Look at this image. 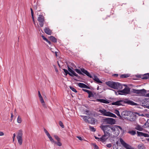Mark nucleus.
Returning <instances> with one entry per match:
<instances>
[{"label": "nucleus", "mask_w": 149, "mask_h": 149, "mask_svg": "<svg viewBox=\"0 0 149 149\" xmlns=\"http://www.w3.org/2000/svg\"><path fill=\"white\" fill-rule=\"evenodd\" d=\"M125 104H128L132 105H137V104L135 103L133 101L130 100L127 98H126L124 100H119L116 101V102H113L111 104L113 105L125 106Z\"/></svg>", "instance_id": "nucleus-1"}, {"label": "nucleus", "mask_w": 149, "mask_h": 149, "mask_svg": "<svg viewBox=\"0 0 149 149\" xmlns=\"http://www.w3.org/2000/svg\"><path fill=\"white\" fill-rule=\"evenodd\" d=\"M106 84L109 87L114 89L120 90L123 88L122 84L118 82L109 81L106 82Z\"/></svg>", "instance_id": "nucleus-2"}, {"label": "nucleus", "mask_w": 149, "mask_h": 149, "mask_svg": "<svg viewBox=\"0 0 149 149\" xmlns=\"http://www.w3.org/2000/svg\"><path fill=\"white\" fill-rule=\"evenodd\" d=\"M101 130L103 131L104 134L103 137L107 138V140L110 136L111 131L110 129L109 125H103L100 126Z\"/></svg>", "instance_id": "nucleus-3"}, {"label": "nucleus", "mask_w": 149, "mask_h": 149, "mask_svg": "<svg viewBox=\"0 0 149 149\" xmlns=\"http://www.w3.org/2000/svg\"><path fill=\"white\" fill-rule=\"evenodd\" d=\"M98 112H100L102 115L104 116L115 118L117 117L116 116L115 114L109 111H107L106 110L104 109L99 110Z\"/></svg>", "instance_id": "nucleus-4"}, {"label": "nucleus", "mask_w": 149, "mask_h": 149, "mask_svg": "<svg viewBox=\"0 0 149 149\" xmlns=\"http://www.w3.org/2000/svg\"><path fill=\"white\" fill-rule=\"evenodd\" d=\"M80 70L79 69H76L74 70L79 74H81L84 75V74L82 73H84L86 74L87 76L89 77L90 78H92V76L90 74V73L86 70L85 69L83 68H81L80 69Z\"/></svg>", "instance_id": "nucleus-5"}, {"label": "nucleus", "mask_w": 149, "mask_h": 149, "mask_svg": "<svg viewBox=\"0 0 149 149\" xmlns=\"http://www.w3.org/2000/svg\"><path fill=\"white\" fill-rule=\"evenodd\" d=\"M102 121L104 123L111 125L114 124L116 123L115 120L110 118H103Z\"/></svg>", "instance_id": "nucleus-6"}, {"label": "nucleus", "mask_w": 149, "mask_h": 149, "mask_svg": "<svg viewBox=\"0 0 149 149\" xmlns=\"http://www.w3.org/2000/svg\"><path fill=\"white\" fill-rule=\"evenodd\" d=\"M132 92L139 94V95L144 96L146 93V91L143 89L141 90H136L133 89L132 91Z\"/></svg>", "instance_id": "nucleus-7"}, {"label": "nucleus", "mask_w": 149, "mask_h": 149, "mask_svg": "<svg viewBox=\"0 0 149 149\" xmlns=\"http://www.w3.org/2000/svg\"><path fill=\"white\" fill-rule=\"evenodd\" d=\"M23 135L22 131L19 130L17 132V136L18 142L20 145H21L22 143V136Z\"/></svg>", "instance_id": "nucleus-8"}, {"label": "nucleus", "mask_w": 149, "mask_h": 149, "mask_svg": "<svg viewBox=\"0 0 149 149\" xmlns=\"http://www.w3.org/2000/svg\"><path fill=\"white\" fill-rule=\"evenodd\" d=\"M120 141L121 144L126 149H134V148L125 142L122 138H120Z\"/></svg>", "instance_id": "nucleus-9"}, {"label": "nucleus", "mask_w": 149, "mask_h": 149, "mask_svg": "<svg viewBox=\"0 0 149 149\" xmlns=\"http://www.w3.org/2000/svg\"><path fill=\"white\" fill-rule=\"evenodd\" d=\"M132 114V112L130 111H123L121 113V115L122 117L125 119H127L128 117L127 116H129Z\"/></svg>", "instance_id": "nucleus-10"}, {"label": "nucleus", "mask_w": 149, "mask_h": 149, "mask_svg": "<svg viewBox=\"0 0 149 149\" xmlns=\"http://www.w3.org/2000/svg\"><path fill=\"white\" fill-rule=\"evenodd\" d=\"M38 21L39 22V24L40 26L42 27L43 26L44 24L45 21L44 17L42 15H40L38 17Z\"/></svg>", "instance_id": "nucleus-11"}, {"label": "nucleus", "mask_w": 149, "mask_h": 149, "mask_svg": "<svg viewBox=\"0 0 149 149\" xmlns=\"http://www.w3.org/2000/svg\"><path fill=\"white\" fill-rule=\"evenodd\" d=\"M136 114H139V113L136 112L133 113L132 112V115H131L129 117L127 118V120L131 121H135L136 119Z\"/></svg>", "instance_id": "nucleus-12"}, {"label": "nucleus", "mask_w": 149, "mask_h": 149, "mask_svg": "<svg viewBox=\"0 0 149 149\" xmlns=\"http://www.w3.org/2000/svg\"><path fill=\"white\" fill-rule=\"evenodd\" d=\"M125 86V88L123 90L119 91L122 93L124 94H128L130 93V88L129 87H128L125 84L122 85V86Z\"/></svg>", "instance_id": "nucleus-13"}, {"label": "nucleus", "mask_w": 149, "mask_h": 149, "mask_svg": "<svg viewBox=\"0 0 149 149\" xmlns=\"http://www.w3.org/2000/svg\"><path fill=\"white\" fill-rule=\"evenodd\" d=\"M143 105L149 109V98L145 99L144 102L143 103Z\"/></svg>", "instance_id": "nucleus-14"}, {"label": "nucleus", "mask_w": 149, "mask_h": 149, "mask_svg": "<svg viewBox=\"0 0 149 149\" xmlns=\"http://www.w3.org/2000/svg\"><path fill=\"white\" fill-rule=\"evenodd\" d=\"M38 95L39 97L40 101L42 105L43 106H45V102H44L42 96H41L40 93V92L39 91H38Z\"/></svg>", "instance_id": "nucleus-15"}, {"label": "nucleus", "mask_w": 149, "mask_h": 149, "mask_svg": "<svg viewBox=\"0 0 149 149\" xmlns=\"http://www.w3.org/2000/svg\"><path fill=\"white\" fill-rule=\"evenodd\" d=\"M94 137L95 139L98 140V141H100L102 143L105 142L107 140V138H104V137H103V135L100 138L98 137L95 136Z\"/></svg>", "instance_id": "nucleus-16"}, {"label": "nucleus", "mask_w": 149, "mask_h": 149, "mask_svg": "<svg viewBox=\"0 0 149 149\" xmlns=\"http://www.w3.org/2000/svg\"><path fill=\"white\" fill-rule=\"evenodd\" d=\"M78 86L80 87L81 88H84L87 89H90V88L88 86L85 84L81 83H78Z\"/></svg>", "instance_id": "nucleus-17"}, {"label": "nucleus", "mask_w": 149, "mask_h": 149, "mask_svg": "<svg viewBox=\"0 0 149 149\" xmlns=\"http://www.w3.org/2000/svg\"><path fill=\"white\" fill-rule=\"evenodd\" d=\"M96 119L93 118H91L89 117V119L87 120L88 123L92 124H94L95 123Z\"/></svg>", "instance_id": "nucleus-18"}, {"label": "nucleus", "mask_w": 149, "mask_h": 149, "mask_svg": "<svg viewBox=\"0 0 149 149\" xmlns=\"http://www.w3.org/2000/svg\"><path fill=\"white\" fill-rule=\"evenodd\" d=\"M96 101L105 104H109V103L108 100L103 99H97Z\"/></svg>", "instance_id": "nucleus-19"}, {"label": "nucleus", "mask_w": 149, "mask_h": 149, "mask_svg": "<svg viewBox=\"0 0 149 149\" xmlns=\"http://www.w3.org/2000/svg\"><path fill=\"white\" fill-rule=\"evenodd\" d=\"M93 79L97 83H102V82L100 81L97 77L95 75H94L93 77H92Z\"/></svg>", "instance_id": "nucleus-20"}, {"label": "nucleus", "mask_w": 149, "mask_h": 149, "mask_svg": "<svg viewBox=\"0 0 149 149\" xmlns=\"http://www.w3.org/2000/svg\"><path fill=\"white\" fill-rule=\"evenodd\" d=\"M45 33L49 35H51L52 33V31L49 28L46 27L44 29Z\"/></svg>", "instance_id": "nucleus-21"}, {"label": "nucleus", "mask_w": 149, "mask_h": 149, "mask_svg": "<svg viewBox=\"0 0 149 149\" xmlns=\"http://www.w3.org/2000/svg\"><path fill=\"white\" fill-rule=\"evenodd\" d=\"M69 75L71 77H73L74 76H75L76 77H77L79 79L80 78V77L74 71L72 70V71L71 72V73H70L69 74Z\"/></svg>", "instance_id": "nucleus-22"}, {"label": "nucleus", "mask_w": 149, "mask_h": 149, "mask_svg": "<svg viewBox=\"0 0 149 149\" xmlns=\"http://www.w3.org/2000/svg\"><path fill=\"white\" fill-rule=\"evenodd\" d=\"M110 129L111 131V132H114L116 131L117 127H116V125H109Z\"/></svg>", "instance_id": "nucleus-23"}, {"label": "nucleus", "mask_w": 149, "mask_h": 149, "mask_svg": "<svg viewBox=\"0 0 149 149\" xmlns=\"http://www.w3.org/2000/svg\"><path fill=\"white\" fill-rule=\"evenodd\" d=\"M142 77L141 79H147L149 80V73L145 74L142 75Z\"/></svg>", "instance_id": "nucleus-24"}, {"label": "nucleus", "mask_w": 149, "mask_h": 149, "mask_svg": "<svg viewBox=\"0 0 149 149\" xmlns=\"http://www.w3.org/2000/svg\"><path fill=\"white\" fill-rule=\"evenodd\" d=\"M48 38L52 42L54 43H56L57 42L56 39L53 36H50Z\"/></svg>", "instance_id": "nucleus-25"}, {"label": "nucleus", "mask_w": 149, "mask_h": 149, "mask_svg": "<svg viewBox=\"0 0 149 149\" xmlns=\"http://www.w3.org/2000/svg\"><path fill=\"white\" fill-rule=\"evenodd\" d=\"M119 117V119H122V116L120 115V113L119 111L117 110H115L114 112Z\"/></svg>", "instance_id": "nucleus-26"}, {"label": "nucleus", "mask_w": 149, "mask_h": 149, "mask_svg": "<svg viewBox=\"0 0 149 149\" xmlns=\"http://www.w3.org/2000/svg\"><path fill=\"white\" fill-rule=\"evenodd\" d=\"M31 16H32V18L33 19L34 24V25L36 26V24L35 23V20L34 19L33 13V10L32 8H31Z\"/></svg>", "instance_id": "nucleus-27"}, {"label": "nucleus", "mask_w": 149, "mask_h": 149, "mask_svg": "<svg viewBox=\"0 0 149 149\" xmlns=\"http://www.w3.org/2000/svg\"><path fill=\"white\" fill-rule=\"evenodd\" d=\"M130 76V75L128 74H123L120 76V78H126L129 77Z\"/></svg>", "instance_id": "nucleus-28"}, {"label": "nucleus", "mask_w": 149, "mask_h": 149, "mask_svg": "<svg viewBox=\"0 0 149 149\" xmlns=\"http://www.w3.org/2000/svg\"><path fill=\"white\" fill-rule=\"evenodd\" d=\"M88 97L90 98L91 97H94V95L93 93L92 92V91H90L88 93Z\"/></svg>", "instance_id": "nucleus-29"}, {"label": "nucleus", "mask_w": 149, "mask_h": 149, "mask_svg": "<svg viewBox=\"0 0 149 149\" xmlns=\"http://www.w3.org/2000/svg\"><path fill=\"white\" fill-rule=\"evenodd\" d=\"M136 129L139 131H142L143 130V128L140 125H137L136 128Z\"/></svg>", "instance_id": "nucleus-30"}, {"label": "nucleus", "mask_w": 149, "mask_h": 149, "mask_svg": "<svg viewBox=\"0 0 149 149\" xmlns=\"http://www.w3.org/2000/svg\"><path fill=\"white\" fill-rule=\"evenodd\" d=\"M81 116L82 117L84 120L85 121V122L86 123H88L87 120H88L89 119V117H88L87 116Z\"/></svg>", "instance_id": "nucleus-31"}, {"label": "nucleus", "mask_w": 149, "mask_h": 149, "mask_svg": "<svg viewBox=\"0 0 149 149\" xmlns=\"http://www.w3.org/2000/svg\"><path fill=\"white\" fill-rule=\"evenodd\" d=\"M128 133L132 135H134L136 134V132L135 130L129 131Z\"/></svg>", "instance_id": "nucleus-32"}, {"label": "nucleus", "mask_w": 149, "mask_h": 149, "mask_svg": "<svg viewBox=\"0 0 149 149\" xmlns=\"http://www.w3.org/2000/svg\"><path fill=\"white\" fill-rule=\"evenodd\" d=\"M138 148L139 149H145V147L144 145L140 144L138 146Z\"/></svg>", "instance_id": "nucleus-33"}, {"label": "nucleus", "mask_w": 149, "mask_h": 149, "mask_svg": "<svg viewBox=\"0 0 149 149\" xmlns=\"http://www.w3.org/2000/svg\"><path fill=\"white\" fill-rule=\"evenodd\" d=\"M137 134L138 136H143L144 133L138 131L137 132Z\"/></svg>", "instance_id": "nucleus-34"}, {"label": "nucleus", "mask_w": 149, "mask_h": 149, "mask_svg": "<svg viewBox=\"0 0 149 149\" xmlns=\"http://www.w3.org/2000/svg\"><path fill=\"white\" fill-rule=\"evenodd\" d=\"M116 127H117V129L116 130H118V132H117V135H118L120 133V132L118 130V128H119L121 131L123 130V128L120 126H118L116 125Z\"/></svg>", "instance_id": "nucleus-35"}, {"label": "nucleus", "mask_w": 149, "mask_h": 149, "mask_svg": "<svg viewBox=\"0 0 149 149\" xmlns=\"http://www.w3.org/2000/svg\"><path fill=\"white\" fill-rule=\"evenodd\" d=\"M48 137L50 141L52 142H53L54 143H55V141L54 139L52 138V136H50V134L48 136H47Z\"/></svg>", "instance_id": "nucleus-36"}, {"label": "nucleus", "mask_w": 149, "mask_h": 149, "mask_svg": "<svg viewBox=\"0 0 149 149\" xmlns=\"http://www.w3.org/2000/svg\"><path fill=\"white\" fill-rule=\"evenodd\" d=\"M48 137L50 141L52 142H53L54 143H55V141L54 139L52 138V136H50V134L48 136H47Z\"/></svg>", "instance_id": "nucleus-37"}, {"label": "nucleus", "mask_w": 149, "mask_h": 149, "mask_svg": "<svg viewBox=\"0 0 149 149\" xmlns=\"http://www.w3.org/2000/svg\"><path fill=\"white\" fill-rule=\"evenodd\" d=\"M22 122L21 118L19 116H18L17 120V122L19 123H20Z\"/></svg>", "instance_id": "nucleus-38"}, {"label": "nucleus", "mask_w": 149, "mask_h": 149, "mask_svg": "<svg viewBox=\"0 0 149 149\" xmlns=\"http://www.w3.org/2000/svg\"><path fill=\"white\" fill-rule=\"evenodd\" d=\"M71 90L73 91L75 93H77V91L74 88H73V87L72 86H69Z\"/></svg>", "instance_id": "nucleus-39"}, {"label": "nucleus", "mask_w": 149, "mask_h": 149, "mask_svg": "<svg viewBox=\"0 0 149 149\" xmlns=\"http://www.w3.org/2000/svg\"><path fill=\"white\" fill-rule=\"evenodd\" d=\"M90 130L92 132H95L96 131L95 129L93 127L90 126H89Z\"/></svg>", "instance_id": "nucleus-40"}, {"label": "nucleus", "mask_w": 149, "mask_h": 149, "mask_svg": "<svg viewBox=\"0 0 149 149\" xmlns=\"http://www.w3.org/2000/svg\"><path fill=\"white\" fill-rule=\"evenodd\" d=\"M63 70L64 71V72H65V74H64L65 76H67L68 74L69 75V74L70 73V72H68V71L67 70L63 69Z\"/></svg>", "instance_id": "nucleus-41"}, {"label": "nucleus", "mask_w": 149, "mask_h": 149, "mask_svg": "<svg viewBox=\"0 0 149 149\" xmlns=\"http://www.w3.org/2000/svg\"><path fill=\"white\" fill-rule=\"evenodd\" d=\"M59 124L60 126L62 128L64 127V126L63 125V123L61 121H59Z\"/></svg>", "instance_id": "nucleus-42"}, {"label": "nucleus", "mask_w": 149, "mask_h": 149, "mask_svg": "<svg viewBox=\"0 0 149 149\" xmlns=\"http://www.w3.org/2000/svg\"><path fill=\"white\" fill-rule=\"evenodd\" d=\"M55 144L57 145V146H62V143L60 142V141H58V142L55 141V143H54Z\"/></svg>", "instance_id": "nucleus-43"}, {"label": "nucleus", "mask_w": 149, "mask_h": 149, "mask_svg": "<svg viewBox=\"0 0 149 149\" xmlns=\"http://www.w3.org/2000/svg\"><path fill=\"white\" fill-rule=\"evenodd\" d=\"M44 130L47 136L50 135L48 131L45 128H44Z\"/></svg>", "instance_id": "nucleus-44"}, {"label": "nucleus", "mask_w": 149, "mask_h": 149, "mask_svg": "<svg viewBox=\"0 0 149 149\" xmlns=\"http://www.w3.org/2000/svg\"><path fill=\"white\" fill-rule=\"evenodd\" d=\"M54 137L58 141H60V139L57 136L55 135L54 136Z\"/></svg>", "instance_id": "nucleus-45"}, {"label": "nucleus", "mask_w": 149, "mask_h": 149, "mask_svg": "<svg viewBox=\"0 0 149 149\" xmlns=\"http://www.w3.org/2000/svg\"><path fill=\"white\" fill-rule=\"evenodd\" d=\"M93 146L94 149H99V147L95 144H93Z\"/></svg>", "instance_id": "nucleus-46"}, {"label": "nucleus", "mask_w": 149, "mask_h": 149, "mask_svg": "<svg viewBox=\"0 0 149 149\" xmlns=\"http://www.w3.org/2000/svg\"><path fill=\"white\" fill-rule=\"evenodd\" d=\"M68 67V71H69L70 72V73H71V72H72V70L69 67V65H67Z\"/></svg>", "instance_id": "nucleus-47"}, {"label": "nucleus", "mask_w": 149, "mask_h": 149, "mask_svg": "<svg viewBox=\"0 0 149 149\" xmlns=\"http://www.w3.org/2000/svg\"><path fill=\"white\" fill-rule=\"evenodd\" d=\"M143 136L145 137H149V135L148 134L144 133Z\"/></svg>", "instance_id": "nucleus-48"}, {"label": "nucleus", "mask_w": 149, "mask_h": 149, "mask_svg": "<svg viewBox=\"0 0 149 149\" xmlns=\"http://www.w3.org/2000/svg\"><path fill=\"white\" fill-rule=\"evenodd\" d=\"M85 112H86V115H90V114L89 113H88L89 112V110H86L85 111Z\"/></svg>", "instance_id": "nucleus-49"}, {"label": "nucleus", "mask_w": 149, "mask_h": 149, "mask_svg": "<svg viewBox=\"0 0 149 149\" xmlns=\"http://www.w3.org/2000/svg\"><path fill=\"white\" fill-rule=\"evenodd\" d=\"M42 37L43 38V39L46 41H48V39L46 38L43 35H42Z\"/></svg>", "instance_id": "nucleus-50"}, {"label": "nucleus", "mask_w": 149, "mask_h": 149, "mask_svg": "<svg viewBox=\"0 0 149 149\" xmlns=\"http://www.w3.org/2000/svg\"><path fill=\"white\" fill-rule=\"evenodd\" d=\"M54 68L55 72H58V70L56 66L55 65H54Z\"/></svg>", "instance_id": "nucleus-51"}, {"label": "nucleus", "mask_w": 149, "mask_h": 149, "mask_svg": "<svg viewBox=\"0 0 149 149\" xmlns=\"http://www.w3.org/2000/svg\"><path fill=\"white\" fill-rule=\"evenodd\" d=\"M107 147L110 148H111L112 146V145L111 143H109L108 144H107L106 145Z\"/></svg>", "instance_id": "nucleus-52"}, {"label": "nucleus", "mask_w": 149, "mask_h": 149, "mask_svg": "<svg viewBox=\"0 0 149 149\" xmlns=\"http://www.w3.org/2000/svg\"><path fill=\"white\" fill-rule=\"evenodd\" d=\"M82 90L83 91H85V92H87L88 93V92H89L90 91L88 90H87V89H82Z\"/></svg>", "instance_id": "nucleus-53"}, {"label": "nucleus", "mask_w": 149, "mask_h": 149, "mask_svg": "<svg viewBox=\"0 0 149 149\" xmlns=\"http://www.w3.org/2000/svg\"><path fill=\"white\" fill-rule=\"evenodd\" d=\"M11 117H10V120L11 121L13 120V113H11Z\"/></svg>", "instance_id": "nucleus-54"}, {"label": "nucleus", "mask_w": 149, "mask_h": 149, "mask_svg": "<svg viewBox=\"0 0 149 149\" xmlns=\"http://www.w3.org/2000/svg\"><path fill=\"white\" fill-rule=\"evenodd\" d=\"M118 91L117 92H115V94L116 95H118V94L121 95V93H120L119 92H120V91Z\"/></svg>", "instance_id": "nucleus-55"}, {"label": "nucleus", "mask_w": 149, "mask_h": 149, "mask_svg": "<svg viewBox=\"0 0 149 149\" xmlns=\"http://www.w3.org/2000/svg\"><path fill=\"white\" fill-rule=\"evenodd\" d=\"M77 137L79 139L80 141H82L83 140L82 139L81 137L79 136H77Z\"/></svg>", "instance_id": "nucleus-56"}, {"label": "nucleus", "mask_w": 149, "mask_h": 149, "mask_svg": "<svg viewBox=\"0 0 149 149\" xmlns=\"http://www.w3.org/2000/svg\"><path fill=\"white\" fill-rule=\"evenodd\" d=\"M112 76L115 77H117L118 76V74H113Z\"/></svg>", "instance_id": "nucleus-57"}, {"label": "nucleus", "mask_w": 149, "mask_h": 149, "mask_svg": "<svg viewBox=\"0 0 149 149\" xmlns=\"http://www.w3.org/2000/svg\"><path fill=\"white\" fill-rule=\"evenodd\" d=\"M15 136H16V135H15V133H14L13 134V141H14V139Z\"/></svg>", "instance_id": "nucleus-58"}, {"label": "nucleus", "mask_w": 149, "mask_h": 149, "mask_svg": "<svg viewBox=\"0 0 149 149\" xmlns=\"http://www.w3.org/2000/svg\"><path fill=\"white\" fill-rule=\"evenodd\" d=\"M4 133L1 132H0V136H2L4 135Z\"/></svg>", "instance_id": "nucleus-59"}, {"label": "nucleus", "mask_w": 149, "mask_h": 149, "mask_svg": "<svg viewBox=\"0 0 149 149\" xmlns=\"http://www.w3.org/2000/svg\"><path fill=\"white\" fill-rule=\"evenodd\" d=\"M46 41L48 43L49 45H52V43H51V42H50V41H49L48 40V41Z\"/></svg>", "instance_id": "nucleus-60"}, {"label": "nucleus", "mask_w": 149, "mask_h": 149, "mask_svg": "<svg viewBox=\"0 0 149 149\" xmlns=\"http://www.w3.org/2000/svg\"><path fill=\"white\" fill-rule=\"evenodd\" d=\"M122 131V133L123 134L125 132V130L123 129V130H121Z\"/></svg>", "instance_id": "nucleus-61"}, {"label": "nucleus", "mask_w": 149, "mask_h": 149, "mask_svg": "<svg viewBox=\"0 0 149 149\" xmlns=\"http://www.w3.org/2000/svg\"><path fill=\"white\" fill-rule=\"evenodd\" d=\"M138 77H140V78H142V75H139L138 76Z\"/></svg>", "instance_id": "nucleus-62"}, {"label": "nucleus", "mask_w": 149, "mask_h": 149, "mask_svg": "<svg viewBox=\"0 0 149 149\" xmlns=\"http://www.w3.org/2000/svg\"><path fill=\"white\" fill-rule=\"evenodd\" d=\"M93 93L94 95V97H95V95H96V93H95V92H93Z\"/></svg>", "instance_id": "nucleus-63"}, {"label": "nucleus", "mask_w": 149, "mask_h": 149, "mask_svg": "<svg viewBox=\"0 0 149 149\" xmlns=\"http://www.w3.org/2000/svg\"><path fill=\"white\" fill-rule=\"evenodd\" d=\"M146 96L149 97V93L146 95Z\"/></svg>", "instance_id": "nucleus-64"}]
</instances>
